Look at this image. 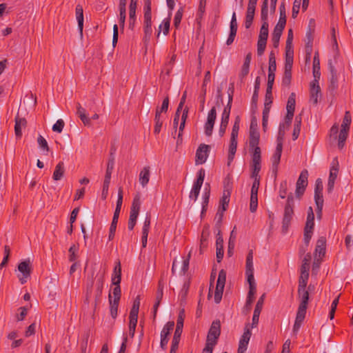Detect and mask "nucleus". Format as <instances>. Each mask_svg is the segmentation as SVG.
Here are the masks:
<instances>
[{
  "label": "nucleus",
  "instance_id": "obj_1",
  "mask_svg": "<svg viewBox=\"0 0 353 353\" xmlns=\"http://www.w3.org/2000/svg\"><path fill=\"white\" fill-rule=\"evenodd\" d=\"M298 298L300 301L296 312V319L293 326V332L296 333L299 330L306 314L309 301V292L307 290H298Z\"/></svg>",
  "mask_w": 353,
  "mask_h": 353
},
{
  "label": "nucleus",
  "instance_id": "obj_2",
  "mask_svg": "<svg viewBox=\"0 0 353 353\" xmlns=\"http://www.w3.org/2000/svg\"><path fill=\"white\" fill-rule=\"evenodd\" d=\"M294 215V196L292 193L288 195L287 202L284 208L282 221V232L286 233L290 225Z\"/></svg>",
  "mask_w": 353,
  "mask_h": 353
},
{
  "label": "nucleus",
  "instance_id": "obj_3",
  "mask_svg": "<svg viewBox=\"0 0 353 353\" xmlns=\"http://www.w3.org/2000/svg\"><path fill=\"white\" fill-rule=\"evenodd\" d=\"M221 334V323L219 320L213 321L208 331L205 344L215 346Z\"/></svg>",
  "mask_w": 353,
  "mask_h": 353
},
{
  "label": "nucleus",
  "instance_id": "obj_4",
  "mask_svg": "<svg viewBox=\"0 0 353 353\" xmlns=\"http://www.w3.org/2000/svg\"><path fill=\"white\" fill-rule=\"evenodd\" d=\"M268 27V23H262L261 25L257 42L258 56H261L265 52L269 33Z\"/></svg>",
  "mask_w": 353,
  "mask_h": 353
},
{
  "label": "nucleus",
  "instance_id": "obj_5",
  "mask_svg": "<svg viewBox=\"0 0 353 353\" xmlns=\"http://www.w3.org/2000/svg\"><path fill=\"white\" fill-rule=\"evenodd\" d=\"M225 280H226V272L224 270H221L219 272V276H218V279L216 281V290H215V293H214V302L216 303H220V301L222 299L223 289H224L225 283Z\"/></svg>",
  "mask_w": 353,
  "mask_h": 353
},
{
  "label": "nucleus",
  "instance_id": "obj_6",
  "mask_svg": "<svg viewBox=\"0 0 353 353\" xmlns=\"http://www.w3.org/2000/svg\"><path fill=\"white\" fill-rule=\"evenodd\" d=\"M114 159L112 157V159L108 160V165H107V169L105 172V179L103 181V190H102V194L101 196L103 199H105L108 193V188L110 183V179H111V174L112 172V170L114 169Z\"/></svg>",
  "mask_w": 353,
  "mask_h": 353
},
{
  "label": "nucleus",
  "instance_id": "obj_7",
  "mask_svg": "<svg viewBox=\"0 0 353 353\" xmlns=\"http://www.w3.org/2000/svg\"><path fill=\"white\" fill-rule=\"evenodd\" d=\"M174 327V321H168L163 327L161 332V341H160V347L163 350H165L167 349V345L168 341L170 340V335L173 330Z\"/></svg>",
  "mask_w": 353,
  "mask_h": 353
},
{
  "label": "nucleus",
  "instance_id": "obj_8",
  "mask_svg": "<svg viewBox=\"0 0 353 353\" xmlns=\"http://www.w3.org/2000/svg\"><path fill=\"white\" fill-rule=\"evenodd\" d=\"M252 176H254L259 175L261 170V152L260 147L252 148Z\"/></svg>",
  "mask_w": 353,
  "mask_h": 353
},
{
  "label": "nucleus",
  "instance_id": "obj_9",
  "mask_svg": "<svg viewBox=\"0 0 353 353\" xmlns=\"http://www.w3.org/2000/svg\"><path fill=\"white\" fill-rule=\"evenodd\" d=\"M307 170H302L296 183L295 193L297 197H301L304 194L305 188L307 185Z\"/></svg>",
  "mask_w": 353,
  "mask_h": 353
},
{
  "label": "nucleus",
  "instance_id": "obj_10",
  "mask_svg": "<svg viewBox=\"0 0 353 353\" xmlns=\"http://www.w3.org/2000/svg\"><path fill=\"white\" fill-rule=\"evenodd\" d=\"M339 57L338 52L334 56V59H330L328 61V70L330 73V85L333 88L338 86V76L337 71L335 68V64L337 63V58Z\"/></svg>",
  "mask_w": 353,
  "mask_h": 353
},
{
  "label": "nucleus",
  "instance_id": "obj_11",
  "mask_svg": "<svg viewBox=\"0 0 353 353\" xmlns=\"http://www.w3.org/2000/svg\"><path fill=\"white\" fill-rule=\"evenodd\" d=\"M183 321H184V310H181L179 314L176 321V326L175 328L174 334L172 340V343H176L179 344L181 336L183 332Z\"/></svg>",
  "mask_w": 353,
  "mask_h": 353
},
{
  "label": "nucleus",
  "instance_id": "obj_12",
  "mask_svg": "<svg viewBox=\"0 0 353 353\" xmlns=\"http://www.w3.org/2000/svg\"><path fill=\"white\" fill-rule=\"evenodd\" d=\"M19 271L22 273L23 276H19V281L21 284H24L27 282V279L30 276L31 268L30 263L29 261H23L18 265Z\"/></svg>",
  "mask_w": 353,
  "mask_h": 353
},
{
  "label": "nucleus",
  "instance_id": "obj_13",
  "mask_svg": "<svg viewBox=\"0 0 353 353\" xmlns=\"http://www.w3.org/2000/svg\"><path fill=\"white\" fill-rule=\"evenodd\" d=\"M210 152V146L205 144H201L196 152V163L203 164L204 163L208 157V152Z\"/></svg>",
  "mask_w": 353,
  "mask_h": 353
},
{
  "label": "nucleus",
  "instance_id": "obj_14",
  "mask_svg": "<svg viewBox=\"0 0 353 353\" xmlns=\"http://www.w3.org/2000/svg\"><path fill=\"white\" fill-rule=\"evenodd\" d=\"M238 28L236 13L233 12L230 24V34L226 41V45L230 46L234 41Z\"/></svg>",
  "mask_w": 353,
  "mask_h": 353
},
{
  "label": "nucleus",
  "instance_id": "obj_15",
  "mask_svg": "<svg viewBox=\"0 0 353 353\" xmlns=\"http://www.w3.org/2000/svg\"><path fill=\"white\" fill-rule=\"evenodd\" d=\"M260 134L256 128L253 127V121H251L249 135V146L255 148L259 146Z\"/></svg>",
  "mask_w": 353,
  "mask_h": 353
},
{
  "label": "nucleus",
  "instance_id": "obj_16",
  "mask_svg": "<svg viewBox=\"0 0 353 353\" xmlns=\"http://www.w3.org/2000/svg\"><path fill=\"white\" fill-rule=\"evenodd\" d=\"M321 96V88L319 82L316 80H313L310 83V101L314 105H317L318 99Z\"/></svg>",
  "mask_w": 353,
  "mask_h": 353
},
{
  "label": "nucleus",
  "instance_id": "obj_17",
  "mask_svg": "<svg viewBox=\"0 0 353 353\" xmlns=\"http://www.w3.org/2000/svg\"><path fill=\"white\" fill-rule=\"evenodd\" d=\"M251 331L247 327L245 328L243 334L242 335L239 344L238 353H244L247 350L248 345L251 336Z\"/></svg>",
  "mask_w": 353,
  "mask_h": 353
},
{
  "label": "nucleus",
  "instance_id": "obj_18",
  "mask_svg": "<svg viewBox=\"0 0 353 353\" xmlns=\"http://www.w3.org/2000/svg\"><path fill=\"white\" fill-rule=\"evenodd\" d=\"M264 298H265V294H263L259 299V300L256 304V306H255V308L254 310L253 316H252V327H256L259 323V315L261 314V312L262 310V307L263 305Z\"/></svg>",
  "mask_w": 353,
  "mask_h": 353
},
{
  "label": "nucleus",
  "instance_id": "obj_19",
  "mask_svg": "<svg viewBox=\"0 0 353 353\" xmlns=\"http://www.w3.org/2000/svg\"><path fill=\"white\" fill-rule=\"evenodd\" d=\"M292 65L293 61H290L288 58V60L285 62V71L282 80L283 85H289L291 83Z\"/></svg>",
  "mask_w": 353,
  "mask_h": 353
},
{
  "label": "nucleus",
  "instance_id": "obj_20",
  "mask_svg": "<svg viewBox=\"0 0 353 353\" xmlns=\"http://www.w3.org/2000/svg\"><path fill=\"white\" fill-rule=\"evenodd\" d=\"M113 274L112 275V284L114 286L120 285L121 281V267L119 261L115 263Z\"/></svg>",
  "mask_w": 353,
  "mask_h": 353
},
{
  "label": "nucleus",
  "instance_id": "obj_21",
  "mask_svg": "<svg viewBox=\"0 0 353 353\" xmlns=\"http://www.w3.org/2000/svg\"><path fill=\"white\" fill-rule=\"evenodd\" d=\"M141 206L140 199L138 196H135L133 199L130 212V217L129 219L137 220L139 214Z\"/></svg>",
  "mask_w": 353,
  "mask_h": 353
},
{
  "label": "nucleus",
  "instance_id": "obj_22",
  "mask_svg": "<svg viewBox=\"0 0 353 353\" xmlns=\"http://www.w3.org/2000/svg\"><path fill=\"white\" fill-rule=\"evenodd\" d=\"M237 148V137H230L228 156V165L230 166L234 160L235 153Z\"/></svg>",
  "mask_w": 353,
  "mask_h": 353
},
{
  "label": "nucleus",
  "instance_id": "obj_23",
  "mask_svg": "<svg viewBox=\"0 0 353 353\" xmlns=\"http://www.w3.org/2000/svg\"><path fill=\"white\" fill-rule=\"evenodd\" d=\"M137 0H131L129 6V28L133 30L136 21Z\"/></svg>",
  "mask_w": 353,
  "mask_h": 353
},
{
  "label": "nucleus",
  "instance_id": "obj_24",
  "mask_svg": "<svg viewBox=\"0 0 353 353\" xmlns=\"http://www.w3.org/2000/svg\"><path fill=\"white\" fill-rule=\"evenodd\" d=\"M282 150L283 148L276 147L275 152L272 157V172L274 173L275 176L278 171V166L281 161Z\"/></svg>",
  "mask_w": 353,
  "mask_h": 353
},
{
  "label": "nucleus",
  "instance_id": "obj_25",
  "mask_svg": "<svg viewBox=\"0 0 353 353\" xmlns=\"http://www.w3.org/2000/svg\"><path fill=\"white\" fill-rule=\"evenodd\" d=\"M76 18L78 22V29L80 32L81 37L83 36V10L81 5L76 6Z\"/></svg>",
  "mask_w": 353,
  "mask_h": 353
},
{
  "label": "nucleus",
  "instance_id": "obj_26",
  "mask_svg": "<svg viewBox=\"0 0 353 353\" xmlns=\"http://www.w3.org/2000/svg\"><path fill=\"white\" fill-rule=\"evenodd\" d=\"M313 76L314 79L319 82L321 77L320 72V60L319 57V52H316L313 58V67H312Z\"/></svg>",
  "mask_w": 353,
  "mask_h": 353
},
{
  "label": "nucleus",
  "instance_id": "obj_27",
  "mask_svg": "<svg viewBox=\"0 0 353 353\" xmlns=\"http://www.w3.org/2000/svg\"><path fill=\"white\" fill-rule=\"evenodd\" d=\"M77 114L85 125L90 126L91 125L90 119L87 116L85 110L81 107L79 103L77 105Z\"/></svg>",
  "mask_w": 353,
  "mask_h": 353
},
{
  "label": "nucleus",
  "instance_id": "obj_28",
  "mask_svg": "<svg viewBox=\"0 0 353 353\" xmlns=\"http://www.w3.org/2000/svg\"><path fill=\"white\" fill-rule=\"evenodd\" d=\"M104 284V276L103 275L97 276L96 281V290H95V300L96 301H99L102 294V290Z\"/></svg>",
  "mask_w": 353,
  "mask_h": 353
},
{
  "label": "nucleus",
  "instance_id": "obj_29",
  "mask_svg": "<svg viewBox=\"0 0 353 353\" xmlns=\"http://www.w3.org/2000/svg\"><path fill=\"white\" fill-rule=\"evenodd\" d=\"M26 120L24 118H19L18 116L15 118L14 133L17 138H21L22 135L21 128L26 125Z\"/></svg>",
  "mask_w": 353,
  "mask_h": 353
},
{
  "label": "nucleus",
  "instance_id": "obj_30",
  "mask_svg": "<svg viewBox=\"0 0 353 353\" xmlns=\"http://www.w3.org/2000/svg\"><path fill=\"white\" fill-rule=\"evenodd\" d=\"M150 167L145 166L140 172L139 180L143 187H145L150 180Z\"/></svg>",
  "mask_w": 353,
  "mask_h": 353
},
{
  "label": "nucleus",
  "instance_id": "obj_31",
  "mask_svg": "<svg viewBox=\"0 0 353 353\" xmlns=\"http://www.w3.org/2000/svg\"><path fill=\"white\" fill-rule=\"evenodd\" d=\"M302 123V116L301 114L296 115L295 117L294 130L292 133V139L294 141L296 140L300 134L301 128Z\"/></svg>",
  "mask_w": 353,
  "mask_h": 353
},
{
  "label": "nucleus",
  "instance_id": "obj_32",
  "mask_svg": "<svg viewBox=\"0 0 353 353\" xmlns=\"http://www.w3.org/2000/svg\"><path fill=\"white\" fill-rule=\"evenodd\" d=\"M311 260L310 253H307L303 259L301 267V275L309 276L310 261Z\"/></svg>",
  "mask_w": 353,
  "mask_h": 353
},
{
  "label": "nucleus",
  "instance_id": "obj_33",
  "mask_svg": "<svg viewBox=\"0 0 353 353\" xmlns=\"http://www.w3.org/2000/svg\"><path fill=\"white\" fill-rule=\"evenodd\" d=\"M326 240L323 236H321L316 241L315 253L319 254V256H324L325 253Z\"/></svg>",
  "mask_w": 353,
  "mask_h": 353
},
{
  "label": "nucleus",
  "instance_id": "obj_34",
  "mask_svg": "<svg viewBox=\"0 0 353 353\" xmlns=\"http://www.w3.org/2000/svg\"><path fill=\"white\" fill-rule=\"evenodd\" d=\"M314 31L315 21L313 19H311L309 21L308 29L305 34L306 43H313Z\"/></svg>",
  "mask_w": 353,
  "mask_h": 353
},
{
  "label": "nucleus",
  "instance_id": "obj_35",
  "mask_svg": "<svg viewBox=\"0 0 353 353\" xmlns=\"http://www.w3.org/2000/svg\"><path fill=\"white\" fill-rule=\"evenodd\" d=\"M65 172L64 163L62 161L59 162L56 165L53 172L52 178L54 181H59L63 176Z\"/></svg>",
  "mask_w": 353,
  "mask_h": 353
},
{
  "label": "nucleus",
  "instance_id": "obj_36",
  "mask_svg": "<svg viewBox=\"0 0 353 353\" xmlns=\"http://www.w3.org/2000/svg\"><path fill=\"white\" fill-rule=\"evenodd\" d=\"M119 216V213L114 212L112 221V223H111V225L110 227V231H109V235H108L109 241L112 240L114 237Z\"/></svg>",
  "mask_w": 353,
  "mask_h": 353
},
{
  "label": "nucleus",
  "instance_id": "obj_37",
  "mask_svg": "<svg viewBox=\"0 0 353 353\" xmlns=\"http://www.w3.org/2000/svg\"><path fill=\"white\" fill-rule=\"evenodd\" d=\"M338 172H339V162L337 161V159L335 158L333 159V161L332 162V166L330 170V174H329L328 180L335 181L337 177Z\"/></svg>",
  "mask_w": 353,
  "mask_h": 353
},
{
  "label": "nucleus",
  "instance_id": "obj_38",
  "mask_svg": "<svg viewBox=\"0 0 353 353\" xmlns=\"http://www.w3.org/2000/svg\"><path fill=\"white\" fill-rule=\"evenodd\" d=\"M164 119L161 114H159V112H155V117H154V133L155 134H159L161 132L163 123Z\"/></svg>",
  "mask_w": 353,
  "mask_h": 353
},
{
  "label": "nucleus",
  "instance_id": "obj_39",
  "mask_svg": "<svg viewBox=\"0 0 353 353\" xmlns=\"http://www.w3.org/2000/svg\"><path fill=\"white\" fill-rule=\"evenodd\" d=\"M171 15V14H170ZM170 26V16L168 18L164 19L161 23V24L159 27V31L157 33V37H159L161 30H163V33L164 35H167L169 33Z\"/></svg>",
  "mask_w": 353,
  "mask_h": 353
},
{
  "label": "nucleus",
  "instance_id": "obj_40",
  "mask_svg": "<svg viewBox=\"0 0 353 353\" xmlns=\"http://www.w3.org/2000/svg\"><path fill=\"white\" fill-rule=\"evenodd\" d=\"M268 0H263L261 10V19L262 23H268Z\"/></svg>",
  "mask_w": 353,
  "mask_h": 353
},
{
  "label": "nucleus",
  "instance_id": "obj_41",
  "mask_svg": "<svg viewBox=\"0 0 353 353\" xmlns=\"http://www.w3.org/2000/svg\"><path fill=\"white\" fill-rule=\"evenodd\" d=\"M109 303H110V315L113 319H116L117 316L118 306L119 301H116L112 300V296L111 294H109Z\"/></svg>",
  "mask_w": 353,
  "mask_h": 353
},
{
  "label": "nucleus",
  "instance_id": "obj_42",
  "mask_svg": "<svg viewBox=\"0 0 353 353\" xmlns=\"http://www.w3.org/2000/svg\"><path fill=\"white\" fill-rule=\"evenodd\" d=\"M210 193H209L208 190L206 191H203V196H202V199H203L202 210H201V217L204 215V214L207 211L208 205V203H209V200H210Z\"/></svg>",
  "mask_w": 353,
  "mask_h": 353
},
{
  "label": "nucleus",
  "instance_id": "obj_43",
  "mask_svg": "<svg viewBox=\"0 0 353 353\" xmlns=\"http://www.w3.org/2000/svg\"><path fill=\"white\" fill-rule=\"evenodd\" d=\"M256 289H253V288L249 289V292H248V294L247 296L245 305V307L248 310H250L252 307V304L254 299V294L256 293Z\"/></svg>",
  "mask_w": 353,
  "mask_h": 353
},
{
  "label": "nucleus",
  "instance_id": "obj_44",
  "mask_svg": "<svg viewBox=\"0 0 353 353\" xmlns=\"http://www.w3.org/2000/svg\"><path fill=\"white\" fill-rule=\"evenodd\" d=\"M295 93L292 92L288 98L287 105H286V110L287 112H294L295 110V104H296V100H295Z\"/></svg>",
  "mask_w": 353,
  "mask_h": 353
},
{
  "label": "nucleus",
  "instance_id": "obj_45",
  "mask_svg": "<svg viewBox=\"0 0 353 353\" xmlns=\"http://www.w3.org/2000/svg\"><path fill=\"white\" fill-rule=\"evenodd\" d=\"M210 232L208 230H203L201 240H200V252H202L203 248H207L208 246V239L209 236Z\"/></svg>",
  "mask_w": 353,
  "mask_h": 353
},
{
  "label": "nucleus",
  "instance_id": "obj_46",
  "mask_svg": "<svg viewBox=\"0 0 353 353\" xmlns=\"http://www.w3.org/2000/svg\"><path fill=\"white\" fill-rule=\"evenodd\" d=\"M79 250V246L77 245L73 244L69 248V261L70 262H75L77 259V252Z\"/></svg>",
  "mask_w": 353,
  "mask_h": 353
},
{
  "label": "nucleus",
  "instance_id": "obj_47",
  "mask_svg": "<svg viewBox=\"0 0 353 353\" xmlns=\"http://www.w3.org/2000/svg\"><path fill=\"white\" fill-rule=\"evenodd\" d=\"M258 207V194L251 193L250 194V210L252 212H255Z\"/></svg>",
  "mask_w": 353,
  "mask_h": 353
},
{
  "label": "nucleus",
  "instance_id": "obj_48",
  "mask_svg": "<svg viewBox=\"0 0 353 353\" xmlns=\"http://www.w3.org/2000/svg\"><path fill=\"white\" fill-rule=\"evenodd\" d=\"M276 70V57L274 51H271L269 55L268 71L275 72Z\"/></svg>",
  "mask_w": 353,
  "mask_h": 353
},
{
  "label": "nucleus",
  "instance_id": "obj_49",
  "mask_svg": "<svg viewBox=\"0 0 353 353\" xmlns=\"http://www.w3.org/2000/svg\"><path fill=\"white\" fill-rule=\"evenodd\" d=\"M144 40L148 41L150 39L152 33V23H143Z\"/></svg>",
  "mask_w": 353,
  "mask_h": 353
},
{
  "label": "nucleus",
  "instance_id": "obj_50",
  "mask_svg": "<svg viewBox=\"0 0 353 353\" xmlns=\"http://www.w3.org/2000/svg\"><path fill=\"white\" fill-rule=\"evenodd\" d=\"M245 274L247 276L248 282L249 283V289H256L254 277V270H245Z\"/></svg>",
  "mask_w": 353,
  "mask_h": 353
},
{
  "label": "nucleus",
  "instance_id": "obj_51",
  "mask_svg": "<svg viewBox=\"0 0 353 353\" xmlns=\"http://www.w3.org/2000/svg\"><path fill=\"white\" fill-rule=\"evenodd\" d=\"M351 116L350 112L347 111L345 113L343 122L341 124V129H346V131H349L350 125L351 124Z\"/></svg>",
  "mask_w": 353,
  "mask_h": 353
},
{
  "label": "nucleus",
  "instance_id": "obj_52",
  "mask_svg": "<svg viewBox=\"0 0 353 353\" xmlns=\"http://www.w3.org/2000/svg\"><path fill=\"white\" fill-rule=\"evenodd\" d=\"M183 12V8L181 7L175 14L174 18V26L176 28H178L180 26Z\"/></svg>",
  "mask_w": 353,
  "mask_h": 353
},
{
  "label": "nucleus",
  "instance_id": "obj_53",
  "mask_svg": "<svg viewBox=\"0 0 353 353\" xmlns=\"http://www.w3.org/2000/svg\"><path fill=\"white\" fill-rule=\"evenodd\" d=\"M122 203H123V190L121 188H119V190H118V199L117 201V205H116V208L114 210L115 213L120 214Z\"/></svg>",
  "mask_w": 353,
  "mask_h": 353
},
{
  "label": "nucleus",
  "instance_id": "obj_54",
  "mask_svg": "<svg viewBox=\"0 0 353 353\" xmlns=\"http://www.w3.org/2000/svg\"><path fill=\"white\" fill-rule=\"evenodd\" d=\"M175 59L176 55L174 54L172 56L170 60L167 63H165L163 71L165 72L167 75H169L170 73L171 72L173 68L174 63L175 62Z\"/></svg>",
  "mask_w": 353,
  "mask_h": 353
},
{
  "label": "nucleus",
  "instance_id": "obj_55",
  "mask_svg": "<svg viewBox=\"0 0 353 353\" xmlns=\"http://www.w3.org/2000/svg\"><path fill=\"white\" fill-rule=\"evenodd\" d=\"M239 124H240V117L237 116L235 118V121L234 122V125L232 127L231 137H238L239 130Z\"/></svg>",
  "mask_w": 353,
  "mask_h": 353
},
{
  "label": "nucleus",
  "instance_id": "obj_56",
  "mask_svg": "<svg viewBox=\"0 0 353 353\" xmlns=\"http://www.w3.org/2000/svg\"><path fill=\"white\" fill-rule=\"evenodd\" d=\"M302 0H294L292 6V17L295 19L299 12Z\"/></svg>",
  "mask_w": 353,
  "mask_h": 353
},
{
  "label": "nucleus",
  "instance_id": "obj_57",
  "mask_svg": "<svg viewBox=\"0 0 353 353\" xmlns=\"http://www.w3.org/2000/svg\"><path fill=\"white\" fill-rule=\"evenodd\" d=\"M254 270L253 267V251L250 250L246 257V270Z\"/></svg>",
  "mask_w": 353,
  "mask_h": 353
},
{
  "label": "nucleus",
  "instance_id": "obj_58",
  "mask_svg": "<svg viewBox=\"0 0 353 353\" xmlns=\"http://www.w3.org/2000/svg\"><path fill=\"white\" fill-rule=\"evenodd\" d=\"M288 190V183L287 181H283L280 183L279 194L281 199H284L286 196Z\"/></svg>",
  "mask_w": 353,
  "mask_h": 353
},
{
  "label": "nucleus",
  "instance_id": "obj_59",
  "mask_svg": "<svg viewBox=\"0 0 353 353\" xmlns=\"http://www.w3.org/2000/svg\"><path fill=\"white\" fill-rule=\"evenodd\" d=\"M282 35L281 32L273 31L272 34V42L274 48H277L279 45L280 38Z\"/></svg>",
  "mask_w": 353,
  "mask_h": 353
},
{
  "label": "nucleus",
  "instance_id": "obj_60",
  "mask_svg": "<svg viewBox=\"0 0 353 353\" xmlns=\"http://www.w3.org/2000/svg\"><path fill=\"white\" fill-rule=\"evenodd\" d=\"M309 276L301 275L299 280L298 290H306Z\"/></svg>",
  "mask_w": 353,
  "mask_h": 353
},
{
  "label": "nucleus",
  "instance_id": "obj_61",
  "mask_svg": "<svg viewBox=\"0 0 353 353\" xmlns=\"http://www.w3.org/2000/svg\"><path fill=\"white\" fill-rule=\"evenodd\" d=\"M37 143L39 147L43 150L48 152L50 150L47 141L41 135H39L37 138Z\"/></svg>",
  "mask_w": 353,
  "mask_h": 353
},
{
  "label": "nucleus",
  "instance_id": "obj_62",
  "mask_svg": "<svg viewBox=\"0 0 353 353\" xmlns=\"http://www.w3.org/2000/svg\"><path fill=\"white\" fill-rule=\"evenodd\" d=\"M314 215H307V220L304 229L306 230H314Z\"/></svg>",
  "mask_w": 353,
  "mask_h": 353
},
{
  "label": "nucleus",
  "instance_id": "obj_63",
  "mask_svg": "<svg viewBox=\"0 0 353 353\" xmlns=\"http://www.w3.org/2000/svg\"><path fill=\"white\" fill-rule=\"evenodd\" d=\"M143 23H152V8H143Z\"/></svg>",
  "mask_w": 353,
  "mask_h": 353
},
{
  "label": "nucleus",
  "instance_id": "obj_64",
  "mask_svg": "<svg viewBox=\"0 0 353 353\" xmlns=\"http://www.w3.org/2000/svg\"><path fill=\"white\" fill-rule=\"evenodd\" d=\"M65 123L62 119H59L52 126V130L61 133L64 128Z\"/></svg>",
  "mask_w": 353,
  "mask_h": 353
}]
</instances>
